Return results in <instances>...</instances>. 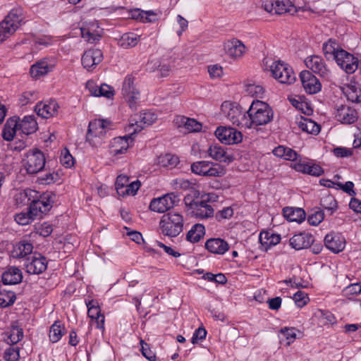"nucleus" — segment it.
<instances>
[{
  "mask_svg": "<svg viewBox=\"0 0 361 361\" xmlns=\"http://www.w3.org/2000/svg\"><path fill=\"white\" fill-rule=\"evenodd\" d=\"M36 190L27 189L20 192L17 201L23 205H29L27 212H20L15 216V221L20 225L30 224L36 218H42V214L50 210L51 206L49 200L45 197H37Z\"/></svg>",
  "mask_w": 361,
  "mask_h": 361,
  "instance_id": "nucleus-1",
  "label": "nucleus"
},
{
  "mask_svg": "<svg viewBox=\"0 0 361 361\" xmlns=\"http://www.w3.org/2000/svg\"><path fill=\"white\" fill-rule=\"evenodd\" d=\"M264 64L279 82L290 85L295 82V74L289 64L281 60L272 61L269 59H264Z\"/></svg>",
  "mask_w": 361,
  "mask_h": 361,
  "instance_id": "nucleus-2",
  "label": "nucleus"
},
{
  "mask_svg": "<svg viewBox=\"0 0 361 361\" xmlns=\"http://www.w3.org/2000/svg\"><path fill=\"white\" fill-rule=\"evenodd\" d=\"M247 114L251 116L254 129L257 130L259 126L270 123L274 118V112L269 105L260 100H254Z\"/></svg>",
  "mask_w": 361,
  "mask_h": 361,
  "instance_id": "nucleus-3",
  "label": "nucleus"
},
{
  "mask_svg": "<svg viewBox=\"0 0 361 361\" xmlns=\"http://www.w3.org/2000/svg\"><path fill=\"white\" fill-rule=\"evenodd\" d=\"M184 221L183 214L179 212H170L164 214L159 221L161 233L171 238L178 236L183 230Z\"/></svg>",
  "mask_w": 361,
  "mask_h": 361,
  "instance_id": "nucleus-4",
  "label": "nucleus"
},
{
  "mask_svg": "<svg viewBox=\"0 0 361 361\" xmlns=\"http://www.w3.org/2000/svg\"><path fill=\"white\" fill-rule=\"evenodd\" d=\"M24 18L23 9H12L5 18L0 23V43L10 37L18 29Z\"/></svg>",
  "mask_w": 361,
  "mask_h": 361,
  "instance_id": "nucleus-5",
  "label": "nucleus"
},
{
  "mask_svg": "<svg viewBox=\"0 0 361 361\" xmlns=\"http://www.w3.org/2000/svg\"><path fill=\"white\" fill-rule=\"evenodd\" d=\"M191 171L197 175L207 177H221L226 173V170L221 165L207 161L192 163Z\"/></svg>",
  "mask_w": 361,
  "mask_h": 361,
  "instance_id": "nucleus-6",
  "label": "nucleus"
},
{
  "mask_svg": "<svg viewBox=\"0 0 361 361\" xmlns=\"http://www.w3.org/2000/svg\"><path fill=\"white\" fill-rule=\"evenodd\" d=\"M106 125L104 120L96 119L90 121L86 135V140L94 147H99L104 142L106 133Z\"/></svg>",
  "mask_w": 361,
  "mask_h": 361,
  "instance_id": "nucleus-7",
  "label": "nucleus"
},
{
  "mask_svg": "<svg viewBox=\"0 0 361 361\" xmlns=\"http://www.w3.org/2000/svg\"><path fill=\"white\" fill-rule=\"evenodd\" d=\"M23 166L27 173L33 175L42 171L46 160L44 153L38 149L30 150L23 160Z\"/></svg>",
  "mask_w": 361,
  "mask_h": 361,
  "instance_id": "nucleus-8",
  "label": "nucleus"
},
{
  "mask_svg": "<svg viewBox=\"0 0 361 361\" xmlns=\"http://www.w3.org/2000/svg\"><path fill=\"white\" fill-rule=\"evenodd\" d=\"M179 202V197L174 192L167 193L159 198H154L149 204L152 211L164 213Z\"/></svg>",
  "mask_w": 361,
  "mask_h": 361,
  "instance_id": "nucleus-9",
  "label": "nucleus"
},
{
  "mask_svg": "<svg viewBox=\"0 0 361 361\" xmlns=\"http://www.w3.org/2000/svg\"><path fill=\"white\" fill-rule=\"evenodd\" d=\"M335 61L346 73H353L358 68V59L343 49L336 54Z\"/></svg>",
  "mask_w": 361,
  "mask_h": 361,
  "instance_id": "nucleus-10",
  "label": "nucleus"
},
{
  "mask_svg": "<svg viewBox=\"0 0 361 361\" xmlns=\"http://www.w3.org/2000/svg\"><path fill=\"white\" fill-rule=\"evenodd\" d=\"M185 201V204L188 205L189 209L191 210V214L196 218L203 219L214 216V209L207 201L192 200L189 204H188L186 198Z\"/></svg>",
  "mask_w": 361,
  "mask_h": 361,
  "instance_id": "nucleus-11",
  "label": "nucleus"
},
{
  "mask_svg": "<svg viewBox=\"0 0 361 361\" xmlns=\"http://www.w3.org/2000/svg\"><path fill=\"white\" fill-rule=\"evenodd\" d=\"M215 135L226 145H234L241 142L243 134L237 129L231 127H219L215 131Z\"/></svg>",
  "mask_w": 361,
  "mask_h": 361,
  "instance_id": "nucleus-12",
  "label": "nucleus"
},
{
  "mask_svg": "<svg viewBox=\"0 0 361 361\" xmlns=\"http://www.w3.org/2000/svg\"><path fill=\"white\" fill-rule=\"evenodd\" d=\"M135 78L132 75H127L123 81L122 87V94L129 103L130 107L135 106L139 98L140 91L135 85Z\"/></svg>",
  "mask_w": 361,
  "mask_h": 361,
  "instance_id": "nucleus-13",
  "label": "nucleus"
},
{
  "mask_svg": "<svg viewBox=\"0 0 361 361\" xmlns=\"http://www.w3.org/2000/svg\"><path fill=\"white\" fill-rule=\"evenodd\" d=\"M133 133L128 135L114 137L110 143L109 152L112 156L117 157L127 152L133 143Z\"/></svg>",
  "mask_w": 361,
  "mask_h": 361,
  "instance_id": "nucleus-14",
  "label": "nucleus"
},
{
  "mask_svg": "<svg viewBox=\"0 0 361 361\" xmlns=\"http://www.w3.org/2000/svg\"><path fill=\"white\" fill-rule=\"evenodd\" d=\"M335 119L342 124H352L357 121L358 113L354 108L345 104H341L336 108Z\"/></svg>",
  "mask_w": 361,
  "mask_h": 361,
  "instance_id": "nucleus-15",
  "label": "nucleus"
},
{
  "mask_svg": "<svg viewBox=\"0 0 361 361\" xmlns=\"http://www.w3.org/2000/svg\"><path fill=\"white\" fill-rule=\"evenodd\" d=\"M26 271L30 274H40L47 268V260L39 253H35L25 264Z\"/></svg>",
  "mask_w": 361,
  "mask_h": 361,
  "instance_id": "nucleus-16",
  "label": "nucleus"
},
{
  "mask_svg": "<svg viewBox=\"0 0 361 361\" xmlns=\"http://www.w3.org/2000/svg\"><path fill=\"white\" fill-rule=\"evenodd\" d=\"M303 88L307 94H316L321 90L319 80L309 71H303L300 74Z\"/></svg>",
  "mask_w": 361,
  "mask_h": 361,
  "instance_id": "nucleus-17",
  "label": "nucleus"
},
{
  "mask_svg": "<svg viewBox=\"0 0 361 361\" xmlns=\"http://www.w3.org/2000/svg\"><path fill=\"white\" fill-rule=\"evenodd\" d=\"M305 63L308 68L321 77L328 78L330 75V71L321 56L317 55L309 56L305 59Z\"/></svg>",
  "mask_w": 361,
  "mask_h": 361,
  "instance_id": "nucleus-18",
  "label": "nucleus"
},
{
  "mask_svg": "<svg viewBox=\"0 0 361 361\" xmlns=\"http://www.w3.org/2000/svg\"><path fill=\"white\" fill-rule=\"evenodd\" d=\"M324 245L332 252L339 253L345 248V240L341 233L331 232L326 235Z\"/></svg>",
  "mask_w": 361,
  "mask_h": 361,
  "instance_id": "nucleus-19",
  "label": "nucleus"
},
{
  "mask_svg": "<svg viewBox=\"0 0 361 361\" xmlns=\"http://www.w3.org/2000/svg\"><path fill=\"white\" fill-rule=\"evenodd\" d=\"M103 60V53L99 49H91L85 51L82 56L81 62L87 71L92 70Z\"/></svg>",
  "mask_w": 361,
  "mask_h": 361,
  "instance_id": "nucleus-20",
  "label": "nucleus"
},
{
  "mask_svg": "<svg viewBox=\"0 0 361 361\" xmlns=\"http://www.w3.org/2000/svg\"><path fill=\"white\" fill-rule=\"evenodd\" d=\"M262 6L269 13L282 15L290 12V7L292 6L288 2L286 3L283 1L266 0L262 3Z\"/></svg>",
  "mask_w": 361,
  "mask_h": 361,
  "instance_id": "nucleus-21",
  "label": "nucleus"
},
{
  "mask_svg": "<svg viewBox=\"0 0 361 361\" xmlns=\"http://www.w3.org/2000/svg\"><path fill=\"white\" fill-rule=\"evenodd\" d=\"M314 236L307 233H300L290 238V245L296 250L308 248L314 243Z\"/></svg>",
  "mask_w": 361,
  "mask_h": 361,
  "instance_id": "nucleus-22",
  "label": "nucleus"
},
{
  "mask_svg": "<svg viewBox=\"0 0 361 361\" xmlns=\"http://www.w3.org/2000/svg\"><path fill=\"white\" fill-rule=\"evenodd\" d=\"M224 49L228 56L237 59L243 56L245 53L246 47L241 41L233 39L225 43Z\"/></svg>",
  "mask_w": 361,
  "mask_h": 361,
  "instance_id": "nucleus-23",
  "label": "nucleus"
},
{
  "mask_svg": "<svg viewBox=\"0 0 361 361\" xmlns=\"http://www.w3.org/2000/svg\"><path fill=\"white\" fill-rule=\"evenodd\" d=\"M59 104L56 101L50 100L47 102H39L35 108L37 114L44 118H48L57 114Z\"/></svg>",
  "mask_w": 361,
  "mask_h": 361,
  "instance_id": "nucleus-24",
  "label": "nucleus"
},
{
  "mask_svg": "<svg viewBox=\"0 0 361 361\" xmlns=\"http://www.w3.org/2000/svg\"><path fill=\"white\" fill-rule=\"evenodd\" d=\"M87 307V314L90 318L95 320L97 327L98 329L104 328V316L101 313L100 307L97 302L94 300H89L85 302Z\"/></svg>",
  "mask_w": 361,
  "mask_h": 361,
  "instance_id": "nucleus-25",
  "label": "nucleus"
},
{
  "mask_svg": "<svg viewBox=\"0 0 361 361\" xmlns=\"http://www.w3.org/2000/svg\"><path fill=\"white\" fill-rule=\"evenodd\" d=\"M23 280V274L16 267H8L1 275V281L4 285H16Z\"/></svg>",
  "mask_w": 361,
  "mask_h": 361,
  "instance_id": "nucleus-26",
  "label": "nucleus"
},
{
  "mask_svg": "<svg viewBox=\"0 0 361 361\" xmlns=\"http://www.w3.org/2000/svg\"><path fill=\"white\" fill-rule=\"evenodd\" d=\"M209 156L213 159L219 161L230 163L233 161L232 155L227 154L224 147L219 144H212L207 150Z\"/></svg>",
  "mask_w": 361,
  "mask_h": 361,
  "instance_id": "nucleus-27",
  "label": "nucleus"
},
{
  "mask_svg": "<svg viewBox=\"0 0 361 361\" xmlns=\"http://www.w3.org/2000/svg\"><path fill=\"white\" fill-rule=\"evenodd\" d=\"M206 249L211 253L224 255L229 249L228 243L221 238H210L205 243Z\"/></svg>",
  "mask_w": 361,
  "mask_h": 361,
  "instance_id": "nucleus-28",
  "label": "nucleus"
},
{
  "mask_svg": "<svg viewBox=\"0 0 361 361\" xmlns=\"http://www.w3.org/2000/svg\"><path fill=\"white\" fill-rule=\"evenodd\" d=\"M53 68L54 65L50 63L47 59H44L31 66L30 74L32 78H38L51 71Z\"/></svg>",
  "mask_w": 361,
  "mask_h": 361,
  "instance_id": "nucleus-29",
  "label": "nucleus"
},
{
  "mask_svg": "<svg viewBox=\"0 0 361 361\" xmlns=\"http://www.w3.org/2000/svg\"><path fill=\"white\" fill-rule=\"evenodd\" d=\"M17 131H19L18 118L16 116L9 118L4 125L2 137L6 141H11Z\"/></svg>",
  "mask_w": 361,
  "mask_h": 361,
  "instance_id": "nucleus-30",
  "label": "nucleus"
},
{
  "mask_svg": "<svg viewBox=\"0 0 361 361\" xmlns=\"http://www.w3.org/2000/svg\"><path fill=\"white\" fill-rule=\"evenodd\" d=\"M227 118L234 125L242 112V107L236 103L224 102L221 105Z\"/></svg>",
  "mask_w": 361,
  "mask_h": 361,
  "instance_id": "nucleus-31",
  "label": "nucleus"
},
{
  "mask_svg": "<svg viewBox=\"0 0 361 361\" xmlns=\"http://www.w3.org/2000/svg\"><path fill=\"white\" fill-rule=\"evenodd\" d=\"M178 127L183 126L188 132H199L202 129V124L194 118L183 116H178L175 119Z\"/></svg>",
  "mask_w": 361,
  "mask_h": 361,
  "instance_id": "nucleus-32",
  "label": "nucleus"
},
{
  "mask_svg": "<svg viewBox=\"0 0 361 361\" xmlns=\"http://www.w3.org/2000/svg\"><path fill=\"white\" fill-rule=\"evenodd\" d=\"M19 131L25 135L35 133L37 128V123L34 116H26L21 121L18 119Z\"/></svg>",
  "mask_w": 361,
  "mask_h": 361,
  "instance_id": "nucleus-33",
  "label": "nucleus"
},
{
  "mask_svg": "<svg viewBox=\"0 0 361 361\" xmlns=\"http://www.w3.org/2000/svg\"><path fill=\"white\" fill-rule=\"evenodd\" d=\"M344 94H345L348 101L353 103L361 102V86L355 82H351L344 89Z\"/></svg>",
  "mask_w": 361,
  "mask_h": 361,
  "instance_id": "nucleus-34",
  "label": "nucleus"
},
{
  "mask_svg": "<svg viewBox=\"0 0 361 361\" xmlns=\"http://www.w3.org/2000/svg\"><path fill=\"white\" fill-rule=\"evenodd\" d=\"M283 214L289 221L300 223L305 219L304 209L298 207H285L283 209Z\"/></svg>",
  "mask_w": 361,
  "mask_h": 361,
  "instance_id": "nucleus-35",
  "label": "nucleus"
},
{
  "mask_svg": "<svg viewBox=\"0 0 361 361\" xmlns=\"http://www.w3.org/2000/svg\"><path fill=\"white\" fill-rule=\"evenodd\" d=\"M94 27L98 28L99 27L95 23H92L87 27H82L80 29L82 37L90 43L99 41L102 37L100 31L95 30Z\"/></svg>",
  "mask_w": 361,
  "mask_h": 361,
  "instance_id": "nucleus-36",
  "label": "nucleus"
},
{
  "mask_svg": "<svg viewBox=\"0 0 361 361\" xmlns=\"http://www.w3.org/2000/svg\"><path fill=\"white\" fill-rule=\"evenodd\" d=\"M205 234V228L201 224H196L187 233L186 240L190 243H198Z\"/></svg>",
  "mask_w": 361,
  "mask_h": 361,
  "instance_id": "nucleus-37",
  "label": "nucleus"
},
{
  "mask_svg": "<svg viewBox=\"0 0 361 361\" xmlns=\"http://www.w3.org/2000/svg\"><path fill=\"white\" fill-rule=\"evenodd\" d=\"M140 35L133 32L123 34L118 42V46L123 49H130L135 47L140 41Z\"/></svg>",
  "mask_w": 361,
  "mask_h": 361,
  "instance_id": "nucleus-38",
  "label": "nucleus"
},
{
  "mask_svg": "<svg viewBox=\"0 0 361 361\" xmlns=\"http://www.w3.org/2000/svg\"><path fill=\"white\" fill-rule=\"evenodd\" d=\"M157 119V116L153 112L147 111L145 112L139 116V121H135V125L139 127L140 129L135 128L134 133L140 131L141 129L144 128L145 126H147L154 123Z\"/></svg>",
  "mask_w": 361,
  "mask_h": 361,
  "instance_id": "nucleus-39",
  "label": "nucleus"
},
{
  "mask_svg": "<svg viewBox=\"0 0 361 361\" xmlns=\"http://www.w3.org/2000/svg\"><path fill=\"white\" fill-rule=\"evenodd\" d=\"M66 333V329L59 320L55 321L49 330V340L52 343L58 342Z\"/></svg>",
  "mask_w": 361,
  "mask_h": 361,
  "instance_id": "nucleus-40",
  "label": "nucleus"
},
{
  "mask_svg": "<svg viewBox=\"0 0 361 361\" xmlns=\"http://www.w3.org/2000/svg\"><path fill=\"white\" fill-rule=\"evenodd\" d=\"M32 250L33 245L32 243L26 240H22L16 244L13 250V255L16 257H25L27 255L31 254Z\"/></svg>",
  "mask_w": 361,
  "mask_h": 361,
  "instance_id": "nucleus-41",
  "label": "nucleus"
},
{
  "mask_svg": "<svg viewBox=\"0 0 361 361\" xmlns=\"http://www.w3.org/2000/svg\"><path fill=\"white\" fill-rule=\"evenodd\" d=\"M16 300V293L11 290L0 288V307L12 305Z\"/></svg>",
  "mask_w": 361,
  "mask_h": 361,
  "instance_id": "nucleus-42",
  "label": "nucleus"
},
{
  "mask_svg": "<svg viewBox=\"0 0 361 361\" xmlns=\"http://www.w3.org/2000/svg\"><path fill=\"white\" fill-rule=\"evenodd\" d=\"M179 162L177 156L171 154H166L158 157V164L161 167L174 168Z\"/></svg>",
  "mask_w": 361,
  "mask_h": 361,
  "instance_id": "nucleus-43",
  "label": "nucleus"
},
{
  "mask_svg": "<svg viewBox=\"0 0 361 361\" xmlns=\"http://www.w3.org/2000/svg\"><path fill=\"white\" fill-rule=\"evenodd\" d=\"M302 130L310 134H317L320 131L319 125L308 118H302L299 123Z\"/></svg>",
  "mask_w": 361,
  "mask_h": 361,
  "instance_id": "nucleus-44",
  "label": "nucleus"
},
{
  "mask_svg": "<svg viewBox=\"0 0 361 361\" xmlns=\"http://www.w3.org/2000/svg\"><path fill=\"white\" fill-rule=\"evenodd\" d=\"M321 206L331 215L337 209V202L331 195H326L321 199Z\"/></svg>",
  "mask_w": 361,
  "mask_h": 361,
  "instance_id": "nucleus-45",
  "label": "nucleus"
},
{
  "mask_svg": "<svg viewBox=\"0 0 361 361\" xmlns=\"http://www.w3.org/2000/svg\"><path fill=\"white\" fill-rule=\"evenodd\" d=\"M235 126L245 129H251L253 128L252 122L251 120V116H250L247 111L244 112L242 111L240 113L238 121L234 124Z\"/></svg>",
  "mask_w": 361,
  "mask_h": 361,
  "instance_id": "nucleus-46",
  "label": "nucleus"
},
{
  "mask_svg": "<svg viewBox=\"0 0 361 361\" xmlns=\"http://www.w3.org/2000/svg\"><path fill=\"white\" fill-rule=\"evenodd\" d=\"M37 92L34 90H29L23 92L19 97V104L21 106H25L28 104L35 102L38 97Z\"/></svg>",
  "mask_w": 361,
  "mask_h": 361,
  "instance_id": "nucleus-47",
  "label": "nucleus"
},
{
  "mask_svg": "<svg viewBox=\"0 0 361 361\" xmlns=\"http://www.w3.org/2000/svg\"><path fill=\"white\" fill-rule=\"evenodd\" d=\"M322 49L326 56L328 54L333 55L334 59L336 54L340 51L338 44L335 39H329L326 42L324 43Z\"/></svg>",
  "mask_w": 361,
  "mask_h": 361,
  "instance_id": "nucleus-48",
  "label": "nucleus"
},
{
  "mask_svg": "<svg viewBox=\"0 0 361 361\" xmlns=\"http://www.w3.org/2000/svg\"><path fill=\"white\" fill-rule=\"evenodd\" d=\"M60 161L66 168H71L74 165V158L67 148H65L61 151Z\"/></svg>",
  "mask_w": 361,
  "mask_h": 361,
  "instance_id": "nucleus-49",
  "label": "nucleus"
},
{
  "mask_svg": "<svg viewBox=\"0 0 361 361\" xmlns=\"http://www.w3.org/2000/svg\"><path fill=\"white\" fill-rule=\"evenodd\" d=\"M295 305L299 307H302L310 301L308 295L302 290L297 291L293 297Z\"/></svg>",
  "mask_w": 361,
  "mask_h": 361,
  "instance_id": "nucleus-50",
  "label": "nucleus"
},
{
  "mask_svg": "<svg viewBox=\"0 0 361 361\" xmlns=\"http://www.w3.org/2000/svg\"><path fill=\"white\" fill-rule=\"evenodd\" d=\"M19 357V348L15 346H9L4 354V358L6 361H17Z\"/></svg>",
  "mask_w": 361,
  "mask_h": 361,
  "instance_id": "nucleus-51",
  "label": "nucleus"
},
{
  "mask_svg": "<svg viewBox=\"0 0 361 361\" xmlns=\"http://www.w3.org/2000/svg\"><path fill=\"white\" fill-rule=\"evenodd\" d=\"M268 235L269 233L267 232L260 233L259 240L262 244L276 245L280 242L281 238L279 235L272 234L270 237H268Z\"/></svg>",
  "mask_w": 361,
  "mask_h": 361,
  "instance_id": "nucleus-52",
  "label": "nucleus"
},
{
  "mask_svg": "<svg viewBox=\"0 0 361 361\" xmlns=\"http://www.w3.org/2000/svg\"><path fill=\"white\" fill-rule=\"evenodd\" d=\"M141 345V353L142 355L146 357L149 361H155L156 360V355L155 353L150 349L149 345L145 342L144 340L141 339L140 341Z\"/></svg>",
  "mask_w": 361,
  "mask_h": 361,
  "instance_id": "nucleus-53",
  "label": "nucleus"
},
{
  "mask_svg": "<svg viewBox=\"0 0 361 361\" xmlns=\"http://www.w3.org/2000/svg\"><path fill=\"white\" fill-rule=\"evenodd\" d=\"M247 92L252 97H262L264 93V87L256 84H249L246 87Z\"/></svg>",
  "mask_w": 361,
  "mask_h": 361,
  "instance_id": "nucleus-54",
  "label": "nucleus"
},
{
  "mask_svg": "<svg viewBox=\"0 0 361 361\" xmlns=\"http://www.w3.org/2000/svg\"><path fill=\"white\" fill-rule=\"evenodd\" d=\"M324 218V214L322 210H316L308 216L307 221L310 225L317 226Z\"/></svg>",
  "mask_w": 361,
  "mask_h": 361,
  "instance_id": "nucleus-55",
  "label": "nucleus"
},
{
  "mask_svg": "<svg viewBox=\"0 0 361 361\" xmlns=\"http://www.w3.org/2000/svg\"><path fill=\"white\" fill-rule=\"evenodd\" d=\"M310 165L311 163L305 162V161H302V159H300L298 161L293 163L291 166L297 171L310 174Z\"/></svg>",
  "mask_w": 361,
  "mask_h": 361,
  "instance_id": "nucleus-56",
  "label": "nucleus"
},
{
  "mask_svg": "<svg viewBox=\"0 0 361 361\" xmlns=\"http://www.w3.org/2000/svg\"><path fill=\"white\" fill-rule=\"evenodd\" d=\"M281 334L288 341V345H290L296 338V329L295 328L285 327L281 329Z\"/></svg>",
  "mask_w": 361,
  "mask_h": 361,
  "instance_id": "nucleus-57",
  "label": "nucleus"
},
{
  "mask_svg": "<svg viewBox=\"0 0 361 361\" xmlns=\"http://www.w3.org/2000/svg\"><path fill=\"white\" fill-rule=\"evenodd\" d=\"M114 95V90L112 87L106 85L102 84L99 86V89H98V97H105L106 98H111Z\"/></svg>",
  "mask_w": 361,
  "mask_h": 361,
  "instance_id": "nucleus-58",
  "label": "nucleus"
},
{
  "mask_svg": "<svg viewBox=\"0 0 361 361\" xmlns=\"http://www.w3.org/2000/svg\"><path fill=\"white\" fill-rule=\"evenodd\" d=\"M233 215V210L231 207H224L223 209L219 210L216 213L215 218L218 221L223 219H230Z\"/></svg>",
  "mask_w": 361,
  "mask_h": 361,
  "instance_id": "nucleus-59",
  "label": "nucleus"
},
{
  "mask_svg": "<svg viewBox=\"0 0 361 361\" xmlns=\"http://www.w3.org/2000/svg\"><path fill=\"white\" fill-rule=\"evenodd\" d=\"M172 185L175 189L188 190L190 188L191 183L188 180L176 178L173 180Z\"/></svg>",
  "mask_w": 361,
  "mask_h": 361,
  "instance_id": "nucleus-60",
  "label": "nucleus"
},
{
  "mask_svg": "<svg viewBox=\"0 0 361 361\" xmlns=\"http://www.w3.org/2000/svg\"><path fill=\"white\" fill-rule=\"evenodd\" d=\"M141 183L139 180L133 181L130 183H128L126 188L125 191H122V192L125 195H135L137 190H139Z\"/></svg>",
  "mask_w": 361,
  "mask_h": 361,
  "instance_id": "nucleus-61",
  "label": "nucleus"
},
{
  "mask_svg": "<svg viewBox=\"0 0 361 361\" xmlns=\"http://www.w3.org/2000/svg\"><path fill=\"white\" fill-rule=\"evenodd\" d=\"M37 233L43 237L49 236L53 231L52 226L48 223H44L36 228Z\"/></svg>",
  "mask_w": 361,
  "mask_h": 361,
  "instance_id": "nucleus-62",
  "label": "nucleus"
},
{
  "mask_svg": "<svg viewBox=\"0 0 361 361\" xmlns=\"http://www.w3.org/2000/svg\"><path fill=\"white\" fill-rule=\"evenodd\" d=\"M334 154L337 157H348L353 154V150L346 147H338L333 150Z\"/></svg>",
  "mask_w": 361,
  "mask_h": 361,
  "instance_id": "nucleus-63",
  "label": "nucleus"
},
{
  "mask_svg": "<svg viewBox=\"0 0 361 361\" xmlns=\"http://www.w3.org/2000/svg\"><path fill=\"white\" fill-rule=\"evenodd\" d=\"M23 338V329L18 327H15L12 329L10 335V339L12 343H16L21 341Z\"/></svg>",
  "mask_w": 361,
  "mask_h": 361,
  "instance_id": "nucleus-64",
  "label": "nucleus"
}]
</instances>
